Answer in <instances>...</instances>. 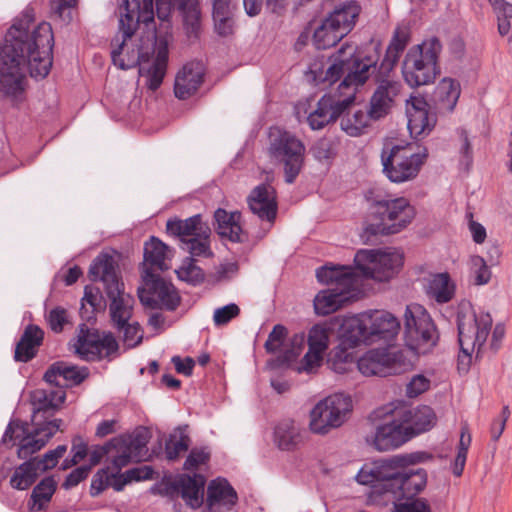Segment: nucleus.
Listing matches in <instances>:
<instances>
[{"label": "nucleus", "instance_id": "nucleus-1", "mask_svg": "<svg viewBox=\"0 0 512 512\" xmlns=\"http://www.w3.org/2000/svg\"><path fill=\"white\" fill-rule=\"evenodd\" d=\"M177 9L188 37H197L201 26L198 0H118L119 33L112 40L111 58L123 70L139 66L146 86L157 90L163 82L172 38L170 15Z\"/></svg>", "mask_w": 512, "mask_h": 512}, {"label": "nucleus", "instance_id": "nucleus-2", "mask_svg": "<svg viewBox=\"0 0 512 512\" xmlns=\"http://www.w3.org/2000/svg\"><path fill=\"white\" fill-rule=\"evenodd\" d=\"M54 36L47 22L35 24L32 10L26 9L8 29L0 44V88L8 96L24 92L26 74L45 78L52 67Z\"/></svg>", "mask_w": 512, "mask_h": 512}, {"label": "nucleus", "instance_id": "nucleus-3", "mask_svg": "<svg viewBox=\"0 0 512 512\" xmlns=\"http://www.w3.org/2000/svg\"><path fill=\"white\" fill-rule=\"evenodd\" d=\"M363 485H371L369 498L376 505L387 506L404 500L415 498L427 483V473L424 469H408L402 472L387 469V465L363 467L356 476Z\"/></svg>", "mask_w": 512, "mask_h": 512}, {"label": "nucleus", "instance_id": "nucleus-4", "mask_svg": "<svg viewBox=\"0 0 512 512\" xmlns=\"http://www.w3.org/2000/svg\"><path fill=\"white\" fill-rule=\"evenodd\" d=\"M88 275L91 281L102 283L110 322L114 328H122L133 316L135 299L125 290L118 261L108 253H100L92 261Z\"/></svg>", "mask_w": 512, "mask_h": 512}, {"label": "nucleus", "instance_id": "nucleus-5", "mask_svg": "<svg viewBox=\"0 0 512 512\" xmlns=\"http://www.w3.org/2000/svg\"><path fill=\"white\" fill-rule=\"evenodd\" d=\"M492 317L488 312H476L470 302H462L457 311L458 341L461 352L470 358L476 351L477 356L489 349L496 353L505 337V326L497 323L487 345V337L492 328Z\"/></svg>", "mask_w": 512, "mask_h": 512}, {"label": "nucleus", "instance_id": "nucleus-6", "mask_svg": "<svg viewBox=\"0 0 512 512\" xmlns=\"http://www.w3.org/2000/svg\"><path fill=\"white\" fill-rule=\"evenodd\" d=\"M149 440L150 433L145 429L136 430L132 434L114 437L105 445L96 446L90 451V465H97L105 455L114 451L115 454L112 456L110 465L101 470L106 478L105 485H110L111 478H116L123 467L131 462H139L145 458L148 452L147 444Z\"/></svg>", "mask_w": 512, "mask_h": 512}, {"label": "nucleus", "instance_id": "nucleus-7", "mask_svg": "<svg viewBox=\"0 0 512 512\" xmlns=\"http://www.w3.org/2000/svg\"><path fill=\"white\" fill-rule=\"evenodd\" d=\"M316 277L321 283L335 285L315 296V312L323 316L334 313L354 297V291L359 283L358 276L350 267L324 266L317 269Z\"/></svg>", "mask_w": 512, "mask_h": 512}, {"label": "nucleus", "instance_id": "nucleus-8", "mask_svg": "<svg viewBox=\"0 0 512 512\" xmlns=\"http://www.w3.org/2000/svg\"><path fill=\"white\" fill-rule=\"evenodd\" d=\"M375 222L368 224L363 237L392 235L405 229L415 217V209L404 197L375 199L370 205Z\"/></svg>", "mask_w": 512, "mask_h": 512}, {"label": "nucleus", "instance_id": "nucleus-9", "mask_svg": "<svg viewBox=\"0 0 512 512\" xmlns=\"http://www.w3.org/2000/svg\"><path fill=\"white\" fill-rule=\"evenodd\" d=\"M442 44L437 37L424 40L412 46L402 63V75L405 82L412 88L433 83L440 74L438 65Z\"/></svg>", "mask_w": 512, "mask_h": 512}, {"label": "nucleus", "instance_id": "nucleus-10", "mask_svg": "<svg viewBox=\"0 0 512 512\" xmlns=\"http://www.w3.org/2000/svg\"><path fill=\"white\" fill-rule=\"evenodd\" d=\"M376 70V63L371 57L360 58L355 55L352 45H343L333 56V63L327 68L324 82L333 84L344 76L339 90L351 89L363 85Z\"/></svg>", "mask_w": 512, "mask_h": 512}, {"label": "nucleus", "instance_id": "nucleus-11", "mask_svg": "<svg viewBox=\"0 0 512 512\" xmlns=\"http://www.w3.org/2000/svg\"><path fill=\"white\" fill-rule=\"evenodd\" d=\"M61 424V419H52L44 425H34L35 428L29 431L27 424L13 420L9 422L2 437V442H12V445H18V458L28 459L46 445L49 439L60 429Z\"/></svg>", "mask_w": 512, "mask_h": 512}, {"label": "nucleus", "instance_id": "nucleus-12", "mask_svg": "<svg viewBox=\"0 0 512 512\" xmlns=\"http://www.w3.org/2000/svg\"><path fill=\"white\" fill-rule=\"evenodd\" d=\"M269 140L270 157L283 165L285 182L294 183L303 167L304 144L292 133L278 127L270 128Z\"/></svg>", "mask_w": 512, "mask_h": 512}, {"label": "nucleus", "instance_id": "nucleus-13", "mask_svg": "<svg viewBox=\"0 0 512 512\" xmlns=\"http://www.w3.org/2000/svg\"><path fill=\"white\" fill-rule=\"evenodd\" d=\"M404 339L406 346L416 354H426L436 345L437 330L423 306L410 304L406 307Z\"/></svg>", "mask_w": 512, "mask_h": 512}, {"label": "nucleus", "instance_id": "nucleus-14", "mask_svg": "<svg viewBox=\"0 0 512 512\" xmlns=\"http://www.w3.org/2000/svg\"><path fill=\"white\" fill-rule=\"evenodd\" d=\"M404 255L395 248L362 249L356 252L354 262L364 277L387 281L397 274L403 265Z\"/></svg>", "mask_w": 512, "mask_h": 512}, {"label": "nucleus", "instance_id": "nucleus-15", "mask_svg": "<svg viewBox=\"0 0 512 512\" xmlns=\"http://www.w3.org/2000/svg\"><path fill=\"white\" fill-rule=\"evenodd\" d=\"M352 411V399L343 393H335L320 400L310 412L309 427L315 434L325 435L339 428Z\"/></svg>", "mask_w": 512, "mask_h": 512}, {"label": "nucleus", "instance_id": "nucleus-16", "mask_svg": "<svg viewBox=\"0 0 512 512\" xmlns=\"http://www.w3.org/2000/svg\"><path fill=\"white\" fill-rule=\"evenodd\" d=\"M143 288H138V297L141 304L150 309L175 311L181 297L171 282L166 281L160 275L146 269L142 273Z\"/></svg>", "mask_w": 512, "mask_h": 512}, {"label": "nucleus", "instance_id": "nucleus-17", "mask_svg": "<svg viewBox=\"0 0 512 512\" xmlns=\"http://www.w3.org/2000/svg\"><path fill=\"white\" fill-rule=\"evenodd\" d=\"M426 156L413 152L410 145L394 146L386 157L382 154L383 172L393 183L413 180L419 174Z\"/></svg>", "mask_w": 512, "mask_h": 512}, {"label": "nucleus", "instance_id": "nucleus-18", "mask_svg": "<svg viewBox=\"0 0 512 512\" xmlns=\"http://www.w3.org/2000/svg\"><path fill=\"white\" fill-rule=\"evenodd\" d=\"M411 439V434L403 424L398 412L374 425L366 436V442L377 451L397 449Z\"/></svg>", "mask_w": 512, "mask_h": 512}, {"label": "nucleus", "instance_id": "nucleus-19", "mask_svg": "<svg viewBox=\"0 0 512 512\" xmlns=\"http://www.w3.org/2000/svg\"><path fill=\"white\" fill-rule=\"evenodd\" d=\"M74 346L76 353L86 361L100 359L104 351L108 356L118 350V343L112 333L101 336L98 330L90 329L86 324L79 325Z\"/></svg>", "mask_w": 512, "mask_h": 512}, {"label": "nucleus", "instance_id": "nucleus-20", "mask_svg": "<svg viewBox=\"0 0 512 512\" xmlns=\"http://www.w3.org/2000/svg\"><path fill=\"white\" fill-rule=\"evenodd\" d=\"M355 100V89L344 99L336 95L326 94L322 96L316 108L309 113L307 123L312 130L323 129L326 125L335 122Z\"/></svg>", "mask_w": 512, "mask_h": 512}, {"label": "nucleus", "instance_id": "nucleus-21", "mask_svg": "<svg viewBox=\"0 0 512 512\" xmlns=\"http://www.w3.org/2000/svg\"><path fill=\"white\" fill-rule=\"evenodd\" d=\"M249 210L261 221L273 224L278 213L277 193L273 186L260 184L247 197Z\"/></svg>", "mask_w": 512, "mask_h": 512}, {"label": "nucleus", "instance_id": "nucleus-22", "mask_svg": "<svg viewBox=\"0 0 512 512\" xmlns=\"http://www.w3.org/2000/svg\"><path fill=\"white\" fill-rule=\"evenodd\" d=\"M66 399L63 390L36 389L31 393L33 406L32 422L34 425H44L60 409Z\"/></svg>", "mask_w": 512, "mask_h": 512}, {"label": "nucleus", "instance_id": "nucleus-23", "mask_svg": "<svg viewBox=\"0 0 512 512\" xmlns=\"http://www.w3.org/2000/svg\"><path fill=\"white\" fill-rule=\"evenodd\" d=\"M376 83L377 88L371 97L369 109V115L373 120H378L389 113L402 88V84L394 78H381Z\"/></svg>", "mask_w": 512, "mask_h": 512}, {"label": "nucleus", "instance_id": "nucleus-24", "mask_svg": "<svg viewBox=\"0 0 512 512\" xmlns=\"http://www.w3.org/2000/svg\"><path fill=\"white\" fill-rule=\"evenodd\" d=\"M89 376L87 367H79L66 361H57L49 366L43 379L58 387H72L81 384Z\"/></svg>", "mask_w": 512, "mask_h": 512}, {"label": "nucleus", "instance_id": "nucleus-25", "mask_svg": "<svg viewBox=\"0 0 512 512\" xmlns=\"http://www.w3.org/2000/svg\"><path fill=\"white\" fill-rule=\"evenodd\" d=\"M356 367L364 376L386 377L397 373L394 358L385 349L369 350L358 359Z\"/></svg>", "mask_w": 512, "mask_h": 512}, {"label": "nucleus", "instance_id": "nucleus-26", "mask_svg": "<svg viewBox=\"0 0 512 512\" xmlns=\"http://www.w3.org/2000/svg\"><path fill=\"white\" fill-rule=\"evenodd\" d=\"M205 74L202 62L192 61L183 66L175 78L174 93L181 100L188 99L201 86Z\"/></svg>", "mask_w": 512, "mask_h": 512}, {"label": "nucleus", "instance_id": "nucleus-27", "mask_svg": "<svg viewBox=\"0 0 512 512\" xmlns=\"http://www.w3.org/2000/svg\"><path fill=\"white\" fill-rule=\"evenodd\" d=\"M366 315L371 343L378 340L390 341L398 334L400 323L391 313L375 310Z\"/></svg>", "mask_w": 512, "mask_h": 512}, {"label": "nucleus", "instance_id": "nucleus-28", "mask_svg": "<svg viewBox=\"0 0 512 512\" xmlns=\"http://www.w3.org/2000/svg\"><path fill=\"white\" fill-rule=\"evenodd\" d=\"M425 100L412 97L407 103L408 129L413 137L428 134L435 125V118L429 115Z\"/></svg>", "mask_w": 512, "mask_h": 512}, {"label": "nucleus", "instance_id": "nucleus-29", "mask_svg": "<svg viewBox=\"0 0 512 512\" xmlns=\"http://www.w3.org/2000/svg\"><path fill=\"white\" fill-rule=\"evenodd\" d=\"M411 439L416 435L430 430L436 423V415L429 406L422 405L416 408L401 409L397 411Z\"/></svg>", "mask_w": 512, "mask_h": 512}, {"label": "nucleus", "instance_id": "nucleus-30", "mask_svg": "<svg viewBox=\"0 0 512 512\" xmlns=\"http://www.w3.org/2000/svg\"><path fill=\"white\" fill-rule=\"evenodd\" d=\"M366 313L344 319L340 329L339 340L343 345L356 347L361 343L371 344Z\"/></svg>", "mask_w": 512, "mask_h": 512}, {"label": "nucleus", "instance_id": "nucleus-31", "mask_svg": "<svg viewBox=\"0 0 512 512\" xmlns=\"http://www.w3.org/2000/svg\"><path fill=\"white\" fill-rule=\"evenodd\" d=\"M43 339L44 331L39 326L34 324L26 326L15 347V361L26 363L32 360L37 355Z\"/></svg>", "mask_w": 512, "mask_h": 512}, {"label": "nucleus", "instance_id": "nucleus-32", "mask_svg": "<svg viewBox=\"0 0 512 512\" xmlns=\"http://www.w3.org/2000/svg\"><path fill=\"white\" fill-rule=\"evenodd\" d=\"M216 231L222 239H227L234 243L243 242L245 234L240 225L241 213H228L222 208H218L214 213Z\"/></svg>", "mask_w": 512, "mask_h": 512}, {"label": "nucleus", "instance_id": "nucleus-33", "mask_svg": "<svg viewBox=\"0 0 512 512\" xmlns=\"http://www.w3.org/2000/svg\"><path fill=\"white\" fill-rule=\"evenodd\" d=\"M361 11L360 4L355 0H350L335 6L327 16L341 30V33L347 36L356 26Z\"/></svg>", "mask_w": 512, "mask_h": 512}, {"label": "nucleus", "instance_id": "nucleus-34", "mask_svg": "<svg viewBox=\"0 0 512 512\" xmlns=\"http://www.w3.org/2000/svg\"><path fill=\"white\" fill-rule=\"evenodd\" d=\"M205 478L200 474L182 475L176 482L182 498L191 508H198L203 503Z\"/></svg>", "mask_w": 512, "mask_h": 512}, {"label": "nucleus", "instance_id": "nucleus-35", "mask_svg": "<svg viewBox=\"0 0 512 512\" xmlns=\"http://www.w3.org/2000/svg\"><path fill=\"white\" fill-rule=\"evenodd\" d=\"M238 496L235 489L224 478L212 480L207 488V505L210 508L214 506H227L231 508L237 503Z\"/></svg>", "mask_w": 512, "mask_h": 512}, {"label": "nucleus", "instance_id": "nucleus-36", "mask_svg": "<svg viewBox=\"0 0 512 512\" xmlns=\"http://www.w3.org/2000/svg\"><path fill=\"white\" fill-rule=\"evenodd\" d=\"M302 440L300 427L291 419L280 421L274 428V442L280 450L292 451Z\"/></svg>", "mask_w": 512, "mask_h": 512}, {"label": "nucleus", "instance_id": "nucleus-37", "mask_svg": "<svg viewBox=\"0 0 512 512\" xmlns=\"http://www.w3.org/2000/svg\"><path fill=\"white\" fill-rule=\"evenodd\" d=\"M204 227H209L207 223L202 221L200 214L189 217L185 220L174 218L169 219L166 224V230L169 234L176 236L180 239V244L184 239H189L199 233V229L204 230Z\"/></svg>", "mask_w": 512, "mask_h": 512}, {"label": "nucleus", "instance_id": "nucleus-38", "mask_svg": "<svg viewBox=\"0 0 512 512\" xmlns=\"http://www.w3.org/2000/svg\"><path fill=\"white\" fill-rule=\"evenodd\" d=\"M169 248L166 244L156 237H151L149 241L144 244V270L153 269L166 270L168 266L165 260L168 257Z\"/></svg>", "mask_w": 512, "mask_h": 512}, {"label": "nucleus", "instance_id": "nucleus-39", "mask_svg": "<svg viewBox=\"0 0 512 512\" xmlns=\"http://www.w3.org/2000/svg\"><path fill=\"white\" fill-rule=\"evenodd\" d=\"M344 37L336 24L326 16L313 33V43L319 50H325L335 46Z\"/></svg>", "mask_w": 512, "mask_h": 512}, {"label": "nucleus", "instance_id": "nucleus-40", "mask_svg": "<svg viewBox=\"0 0 512 512\" xmlns=\"http://www.w3.org/2000/svg\"><path fill=\"white\" fill-rule=\"evenodd\" d=\"M215 31L220 36H229L234 32V20L230 9L231 0H210Z\"/></svg>", "mask_w": 512, "mask_h": 512}, {"label": "nucleus", "instance_id": "nucleus-41", "mask_svg": "<svg viewBox=\"0 0 512 512\" xmlns=\"http://www.w3.org/2000/svg\"><path fill=\"white\" fill-rule=\"evenodd\" d=\"M106 307L107 303L100 289L94 286H86L81 300V318L87 321L95 319V315L103 312Z\"/></svg>", "mask_w": 512, "mask_h": 512}, {"label": "nucleus", "instance_id": "nucleus-42", "mask_svg": "<svg viewBox=\"0 0 512 512\" xmlns=\"http://www.w3.org/2000/svg\"><path fill=\"white\" fill-rule=\"evenodd\" d=\"M455 293V286L448 273H439L431 277L427 287V294L438 303L449 302Z\"/></svg>", "mask_w": 512, "mask_h": 512}, {"label": "nucleus", "instance_id": "nucleus-43", "mask_svg": "<svg viewBox=\"0 0 512 512\" xmlns=\"http://www.w3.org/2000/svg\"><path fill=\"white\" fill-rule=\"evenodd\" d=\"M210 227H204V230L199 229L196 236L184 239L180 248L188 252L193 257H212L213 252L210 247Z\"/></svg>", "mask_w": 512, "mask_h": 512}, {"label": "nucleus", "instance_id": "nucleus-44", "mask_svg": "<svg viewBox=\"0 0 512 512\" xmlns=\"http://www.w3.org/2000/svg\"><path fill=\"white\" fill-rule=\"evenodd\" d=\"M347 345L339 343L335 348L331 350L327 359L328 367L338 374H345L355 366L354 357Z\"/></svg>", "mask_w": 512, "mask_h": 512}, {"label": "nucleus", "instance_id": "nucleus-45", "mask_svg": "<svg viewBox=\"0 0 512 512\" xmlns=\"http://www.w3.org/2000/svg\"><path fill=\"white\" fill-rule=\"evenodd\" d=\"M36 468L31 458L16 467L10 478L11 487L17 490H26L32 486L41 475Z\"/></svg>", "mask_w": 512, "mask_h": 512}, {"label": "nucleus", "instance_id": "nucleus-46", "mask_svg": "<svg viewBox=\"0 0 512 512\" xmlns=\"http://www.w3.org/2000/svg\"><path fill=\"white\" fill-rule=\"evenodd\" d=\"M191 439L185 428H177L165 443V455L169 461L177 460L181 454L188 451Z\"/></svg>", "mask_w": 512, "mask_h": 512}, {"label": "nucleus", "instance_id": "nucleus-47", "mask_svg": "<svg viewBox=\"0 0 512 512\" xmlns=\"http://www.w3.org/2000/svg\"><path fill=\"white\" fill-rule=\"evenodd\" d=\"M56 482L52 477L41 480L33 489L31 494V510L41 511L50 502L56 490Z\"/></svg>", "mask_w": 512, "mask_h": 512}, {"label": "nucleus", "instance_id": "nucleus-48", "mask_svg": "<svg viewBox=\"0 0 512 512\" xmlns=\"http://www.w3.org/2000/svg\"><path fill=\"white\" fill-rule=\"evenodd\" d=\"M372 117L368 112L356 110L353 114H346L341 119V128L350 136H359L363 130L368 126L369 120Z\"/></svg>", "mask_w": 512, "mask_h": 512}, {"label": "nucleus", "instance_id": "nucleus-49", "mask_svg": "<svg viewBox=\"0 0 512 512\" xmlns=\"http://www.w3.org/2000/svg\"><path fill=\"white\" fill-rule=\"evenodd\" d=\"M154 470L150 466H142L136 467L127 470L124 474H118L116 478H111L110 485H112L115 490H122L123 486L132 481H141L152 479Z\"/></svg>", "mask_w": 512, "mask_h": 512}, {"label": "nucleus", "instance_id": "nucleus-50", "mask_svg": "<svg viewBox=\"0 0 512 512\" xmlns=\"http://www.w3.org/2000/svg\"><path fill=\"white\" fill-rule=\"evenodd\" d=\"M438 93L443 107L452 111L460 96V85L454 79L444 78L438 86Z\"/></svg>", "mask_w": 512, "mask_h": 512}, {"label": "nucleus", "instance_id": "nucleus-51", "mask_svg": "<svg viewBox=\"0 0 512 512\" xmlns=\"http://www.w3.org/2000/svg\"><path fill=\"white\" fill-rule=\"evenodd\" d=\"M330 333L331 329L326 325H314L309 330L308 347L324 353L328 348Z\"/></svg>", "mask_w": 512, "mask_h": 512}, {"label": "nucleus", "instance_id": "nucleus-52", "mask_svg": "<svg viewBox=\"0 0 512 512\" xmlns=\"http://www.w3.org/2000/svg\"><path fill=\"white\" fill-rule=\"evenodd\" d=\"M429 456L424 452H415L404 455H395L390 459L383 460L374 465H387V469L406 468L409 465H414L423 462Z\"/></svg>", "mask_w": 512, "mask_h": 512}, {"label": "nucleus", "instance_id": "nucleus-53", "mask_svg": "<svg viewBox=\"0 0 512 512\" xmlns=\"http://www.w3.org/2000/svg\"><path fill=\"white\" fill-rule=\"evenodd\" d=\"M180 280L192 285H198L204 281L203 270L196 266L192 258H186L183 265L176 270Z\"/></svg>", "mask_w": 512, "mask_h": 512}, {"label": "nucleus", "instance_id": "nucleus-54", "mask_svg": "<svg viewBox=\"0 0 512 512\" xmlns=\"http://www.w3.org/2000/svg\"><path fill=\"white\" fill-rule=\"evenodd\" d=\"M66 450V445H59L55 449L46 452L42 457H34L31 458V460L36 465V469H38L42 474L45 471L54 468L59 459L63 457Z\"/></svg>", "mask_w": 512, "mask_h": 512}, {"label": "nucleus", "instance_id": "nucleus-55", "mask_svg": "<svg viewBox=\"0 0 512 512\" xmlns=\"http://www.w3.org/2000/svg\"><path fill=\"white\" fill-rule=\"evenodd\" d=\"M115 329L123 333V342L129 348L136 347L142 342L143 330L138 322L127 321L122 328Z\"/></svg>", "mask_w": 512, "mask_h": 512}, {"label": "nucleus", "instance_id": "nucleus-56", "mask_svg": "<svg viewBox=\"0 0 512 512\" xmlns=\"http://www.w3.org/2000/svg\"><path fill=\"white\" fill-rule=\"evenodd\" d=\"M390 504L394 512H430L429 505L421 498H404V501Z\"/></svg>", "mask_w": 512, "mask_h": 512}, {"label": "nucleus", "instance_id": "nucleus-57", "mask_svg": "<svg viewBox=\"0 0 512 512\" xmlns=\"http://www.w3.org/2000/svg\"><path fill=\"white\" fill-rule=\"evenodd\" d=\"M46 320L53 332L61 333L64 329V325L69 323L68 312L63 307H55L46 315Z\"/></svg>", "mask_w": 512, "mask_h": 512}, {"label": "nucleus", "instance_id": "nucleus-58", "mask_svg": "<svg viewBox=\"0 0 512 512\" xmlns=\"http://www.w3.org/2000/svg\"><path fill=\"white\" fill-rule=\"evenodd\" d=\"M287 333L288 331L285 326L281 324L275 325L264 344L266 351L268 353H275L278 351L286 339Z\"/></svg>", "mask_w": 512, "mask_h": 512}, {"label": "nucleus", "instance_id": "nucleus-59", "mask_svg": "<svg viewBox=\"0 0 512 512\" xmlns=\"http://www.w3.org/2000/svg\"><path fill=\"white\" fill-rule=\"evenodd\" d=\"M240 313L239 307L230 303L223 307L217 308L214 311L213 321L216 326H223L229 323L233 318L237 317Z\"/></svg>", "mask_w": 512, "mask_h": 512}, {"label": "nucleus", "instance_id": "nucleus-60", "mask_svg": "<svg viewBox=\"0 0 512 512\" xmlns=\"http://www.w3.org/2000/svg\"><path fill=\"white\" fill-rule=\"evenodd\" d=\"M459 137V153L461 155V162L469 166L473 160V150L468 131L464 128L457 130Z\"/></svg>", "mask_w": 512, "mask_h": 512}, {"label": "nucleus", "instance_id": "nucleus-61", "mask_svg": "<svg viewBox=\"0 0 512 512\" xmlns=\"http://www.w3.org/2000/svg\"><path fill=\"white\" fill-rule=\"evenodd\" d=\"M472 270L475 274V283L483 285L489 282L491 271L485 260L481 256H473L471 258Z\"/></svg>", "mask_w": 512, "mask_h": 512}, {"label": "nucleus", "instance_id": "nucleus-62", "mask_svg": "<svg viewBox=\"0 0 512 512\" xmlns=\"http://www.w3.org/2000/svg\"><path fill=\"white\" fill-rule=\"evenodd\" d=\"M210 453L205 448H193L184 462V470H195L200 465L206 464Z\"/></svg>", "mask_w": 512, "mask_h": 512}, {"label": "nucleus", "instance_id": "nucleus-63", "mask_svg": "<svg viewBox=\"0 0 512 512\" xmlns=\"http://www.w3.org/2000/svg\"><path fill=\"white\" fill-rule=\"evenodd\" d=\"M322 360L323 352L308 348V351L302 358L297 370L298 372H312L315 368L320 366Z\"/></svg>", "mask_w": 512, "mask_h": 512}, {"label": "nucleus", "instance_id": "nucleus-64", "mask_svg": "<svg viewBox=\"0 0 512 512\" xmlns=\"http://www.w3.org/2000/svg\"><path fill=\"white\" fill-rule=\"evenodd\" d=\"M407 42V35L396 31L389 46L387 47L386 54L392 59L398 60L401 53L404 51Z\"/></svg>", "mask_w": 512, "mask_h": 512}]
</instances>
